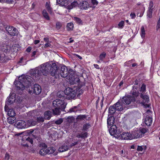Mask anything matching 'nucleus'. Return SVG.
Returning a JSON list of instances; mask_svg holds the SVG:
<instances>
[{"label":"nucleus","instance_id":"6","mask_svg":"<svg viewBox=\"0 0 160 160\" xmlns=\"http://www.w3.org/2000/svg\"><path fill=\"white\" fill-rule=\"evenodd\" d=\"M5 28L8 33L11 36H14L18 33V30L16 28L13 27L7 26L5 27Z\"/></svg>","mask_w":160,"mask_h":160},{"label":"nucleus","instance_id":"43","mask_svg":"<svg viewBox=\"0 0 160 160\" xmlns=\"http://www.w3.org/2000/svg\"><path fill=\"white\" fill-rule=\"evenodd\" d=\"M46 8L47 9L48 12L50 13H51L52 11L51 10V8L49 6V5L48 2H46Z\"/></svg>","mask_w":160,"mask_h":160},{"label":"nucleus","instance_id":"23","mask_svg":"<svg viewBox=\"0 0 160 160\" xmlns=\"http://www.w3.org/2000/svg\"><path fill=\"white\" fill-rule=\"evenodd\" d=\"M115 118L113 116H111L107 119V123L109 125H112L115 122Z\"/></svg>","mask_w":160,"mask_h":160},{"label":"nucleus","instance_id":"34","mask_svg":"<svg viewBox=\"0 0 160 160\" xmlns=\"http://www.w3.org/2000/svg\"><path fill=\"white\" fill-rule=\"evenodd\" d=\"M146 149V147L145 146H138L137 150L138 151L142 152L143 150H145Z\"/></svg>","mask_w":160,"mask_h":160},{"label":"nucleus","instance_id":"22","mask_svg":"<svg viewBox=\"0 0 160 160\" xmlns=\"http://www.w3.org/2000/svg\"><path fill=\"white\" fill-rule=\"evenodd\" d=\"M47 149V146L44 144V148L41 149L39 152V153L42 155H45L48 154Z\"/></svg>","mask_w":160,"mask_h":160},{"label":"nucleus","instance_id":"21","mask_svg":"<svg viewBox=\"0 0 160 160\" xmlns=\"http://www.w3.org/2000/svg\"><path fill=\"white\" fill-rule=\"evenodd\" d=\"M25 142H26V143L22 144V145L25 147H28L29 144H32L33 143V141L32 138L29 137H28L26 139Z\"/></svg>","mask_w":160,"mask_h":160},{"label":"nucleus","instance_id":"24","mask_svg":"<svg viewBox=\"0 0 160 160\" xmlns=\"http://www.w3.org/2000/svg\"><path fill=\"white\" fill-rule=\"evenodd\" d=\"M68 149V146L67 145L64 144L59 148L58 150L60 152H62L66 151Z\"/></svg>","mask_w":160,"mask_h":160},{"label":"nucleus","instance_id":"37","mask_svg":"<svg viewBox=\"0 0 160 160\" xmlns=\"http://www.w3.org/2000/svg\"><path fill=\"white\" fill-rule=\"evenodd\" d=\"M26 78L24 77V76L22 75L18 77V79L15 81H20L21 82L23 83L24 82H25Z\"/></svg>","mask_w":160,"mask_h":160},{"label":"nucleus","instance_id":"42","mask_svg":"<svg viewBox=\"0 0 160 160\" xmlns=\"http://www.w3.org/2000/svg\"><path fill=\"white\" fill-rule=\"evenodd\" d=\"M106 56V54L105 53L103 52L101 53L99 56V59L100 60L102 61L103 59L105 58Z\"/></svg>","mask_w":160,"mask_h":160},{"label":"nucleus","instance_id":"11","mask_svg":"<svg viewBox=\"0 0 160 160\" xmlns=\"http://www.w3.org/2000/svg\"><path fill=\"white\" fill-rule=\"evenodd\" d=\"M17 127L18 128L22 129L27 128V122L23 120H19L16 122Z\"/></svg>","mask_w":160,"mask_h":160},{"label":"nucleus","instance_id":"32","mask_svg":"<svg viewBox=\"0 0 160 160\" xmlns=\"http://www.w3.org/2000/svg\"><path fill=\"white\" fill-rule=\"evenodd\" d=\"M42 14L44 17L47 20H49L50 18L46 10H44L42 11Z\"/></svg>","mask_w":160,"mask_h":160},{"label":"nucleus","instance_id":"64","mask_svg":"<svg viewBox=\"0 0 160 160\" xmlns=\"http://www.w3.org/2000/svg\"><path fill=\"white\" fill-rule=\"evenodd\" d=\"M44 40L45 42H49V38H44Z\"/></svg>","mask_w":160,"mask_h":160},{"label":"nucleus","instance_id":"38","mask_svg":"<svg viewBox=\"0 0 160 160\" xmlns=\"http://www.w3.org/2000/svg\"><path fill=\"white\" fill-rule=\"evenodd\" d=\"M141 36L142 38H144L145 37V31L144 29V28L143 26H142L141 27Z\"/></svg>","mask_w":160,"mask_h":160},{"label":"nucleus","instance_id":"7","mask_svg":"<svg viewBox=\"0 0 160 160\" xmlns=\"http://www.w3.org/2000/svg\"><path fill=\"white\" fill-rule=\"evenodd\" d=\"M151 114V112L149 110H148L146 112V116L144 119V122L147 126H150L152 124V118Z\"/></svg>","mask_w":160,"mask_h":160},{"label":"nucleus","instance_id":"8","mask_svg":"<svg viewBox=\"0 0 160 160\" xmlns=\"http://www.w3.org/2000/svg\"><path fill=\"white\" fill-rule=\"evenodd\" d=\"M52 104L54 107L61 108L62 109L64 108L65 107L63 101L60 99H56L54 100Z\"/></svg>","mask_w":160,"mask_h":160},{"label":"nucleus","instance_id":"10","mask_svg":"<svg viewBox=\"0 0 160 160\" xmlns=\"http://www.w3.org/2000/svg\"><path fill=\"white\" fill-rule=\"evenodd\" d=\"M114 105L117 110L122 111L125 109L126 107L122 102H118Z\"/></svg>","mask_w":160,"mask_h":160},{"label":"nucleus","instance_id":"31","mask_svg":"<svg viewBox=\"0 0 160 160\" xmlns=\"http://www.w3.org/2000/svg\"><path fill=\"white\" fill-rule=\"evenodd\" d=\"M73 28V24L72 23H68L67 25V29L68 31L72 30Z\"/></svg>","mask_w":160,"mask_h":160},{"label":"nucleus","instance_id":"62","mask_svg":"<svg viewBox=\"0 0 160 160\" xmlns=\"http://www.w3.org/2000/svg\"><path fill=\"white\" fill-rule=\"evenodd\" d=\"M40 42L39 40H35L34 41V43L35 44H37Z\"/></svg>","mask_w":160,"mask_h":160},{"label":"nucleus","instance_id":"58","mask_svg":"<svg viewBox=\"0 0 160 160\" xmlns=\"http://www.w3.org/2000/svg\"><path fill=\"white\" fill-rule=\"evenodd\" d=\"M132 92V94L134 96H137L138 95V93L136 92V90L135 92H134V91H131Z\"/></svg>","mask_w":160,"mask_h":160},{"label":"nucleus","instance_id":"2","mask_svg":"<svg viewBox=\"0 0 160 160\" xmlns=\"http://www.w3.org/2000/svg\"><path fill=\"white\" fill-rule=\"evenodd\" d=\"M146 132L147 130L145 128H140L138 129L137 128L132 132V139L141 137L142 135L145 133Z\"/></svg>","mask_w":160,"mask_h":160},{"label":"nucleus","instance_id":"44","mask_svg":"<svg viewBox=\"0 0 160 160\" xmlns=\"http://www.w3.org/2000/svg\"><path fill=\"white\" fill-rule=\"evenodd\" d=\"M37 122H43L44 121V118L42 117L39 116L37 118Z\"/></svg>","mask_w":160,"mask_h":160},{"label":"nucleus","instance_id":"60","mask_svg":"<svg viewBox=\"0 0 160 160\" xmlns=\"http://www.w3.org/2000/svg\"><path fill=\"white\" fill-rule=\"evenodd\" d=\"M32 49V48L31 47H29L28 48H27L26 50V51L27 52H29L31 51Z\"/></svg>","mask_w":160,"mask_h":160},{"label":"nucleus","instance_id":"55","mask_svg":"<svg viewBox=\"0 0 160 160\" xmlns=\"http://www.w3.org/2000/svg\"><path fill=\"white\" fill-rule=\"evenodd\" d=\"M92 2L94 5H97L98 2L96 0H92Z\"/></svg>","mask_w":160,"mask_h":160},{"label":"nucleus","instance_id":"54","mask_svg":"<svg viewBox=\"0 0 160 160\" xmlns=\"http://www.w3.org/2000/svg\"><path fill=\"white\" fill-rule=\"evenodd\" d=\"M130 16L132 19H134L136 17V15L134 13H131Z\"/></svg>","mask_w":160,"mask_h":160},{"label":"nucleus","instance_id":"47","mask_svg":"<svg viewBox=\"0 0 160 160\" xmlns=\"http://www.w3.org/2000/svg\"><path fill=\"white\" fill-rule=\"evenodd\" d=\"M63 120L62 119L60 118L58 120H56L55 122V123L56 124L59 125V124H61L63 122Z\"/></svg>","mask_w":160,"mask_h":160},{"label":"nucleus","instance_id":"52","mask_svg":"<svg viewBox=\"0 0 160 160\" xmlns=\"http://www.w3.org/2000/svg\"><path fill=\"white\" fill-rule=\"evenodd\" d=\"M121 155L123 157H125L127 155V153L125 152H124L123 150H122L121 151Z\"/></svg>","mask_w":160,"mask_h":160},{"label":"nucleus","instance_id":"20","mask_svg":"<svg viewBox=\"0 0 160 160\" xmlns=\"http://www.w3.org/2000/svg\"><path fill=\"white\" fill-rule=\"evenodd\" d=\"M69 79L70 82L73 84L78 83L80 81V79L78 77L75 78V76H72L71 77V78Z\"/></svg>","mask_w":160,"mask_h":160},{"label":"nucleus","instance_id":"12","mask_svg":"<svg viewBox=\"0 0 160 160\" xmlns=\"http://www.w3.org/2000/svg\"><path fill=\"white\" fill-rule=\"evenodd\" d=\"M14 84L17 90H23L25 89V87L23 83L20 81H15Z\"/></svg>","mask_w":160,"mask_h":160},{"label":"nucleus","instance_id":"9","mask_svg":"<svg viewBox=\"0 0 160 160\" xmlns=\"http://www.w3.org/2000/svg\"><path fill=\"white\" fill-rule=\"evenodd\" d=\"M118 138L121 139L131 140L132 139V137L131 133L128 132H124L122 134L121 133L120 136Z\"/></svg>","mask_w":160,"mask_h":160},{"label":"nucleus","instance_id":"41","mask_svg":"<svg viewBox=\"0 0 160 160\" xmlns=\"http://www.w3.org/2000/svg\"><path fill=\"white\" fill-rule=\"evenodd\" d=\"M7 59L5 54L2 53L0 54V61L1 60L2 62H4Z\"/></svg>","mask_w":160,"mask_h":160},{"label":"nucleus","instance_id":"61","mask_svg":"<svg viewBox=\"0 0 160 160\" xmlns=\"http://www.w3.org/2000/svg\"><path fill=\"white\" fill-rule=\"evenodd\" d=\"M9 158V155L8 154L6 153L5 156V159L8 160Z\"/></svg>","mask_w":160,"mask_h":160},{"label":"nucleus","instance_id":"16","mask_svg":"<svg viewBox=\"0 0 160 160\" xmlns=\"http://www.w3.org/2000/svg\"><path fill=\"white\" fill-rule=\"evenodd\" d=\"M37 124V122L32 119H29L27 121V127L35 126Z\"/></svg>","mask_w":160,"mask_h":160},{"label":"nucleus","instance_id":"40","mask_svg":"<svg viewBox=\"0 0 160 160\" xmlns=\"http://www.w3.org/2000/svg\"><path fill=\"white\" fill-rule=\"evenodd\" d=\"M91 127V125L89 123H86L84 124L83 126V130H87L88 129Z\"/></svg>","mask_w":160,"mask_h":160},{"label":"nucleus","instance_id":"45","mask_svg":"<svg viewBox=\"0 0 160 160\" xmlns=\"http://www.w3.org/2000/svg\"><path fill=\"white\" fill-rule=\"evenodd\" d=\"M56 28L58 29H60L62 26V24L61 22H57L56 23Z\"/></svg>","mask_w":160,"mask_h":160},{"label":"nucleus","instance_id":"51","mask_svg":"<svg viewBox=\"0 0 160 160\" xmlns=\"http://www.w3.org/2000/svg\"><path fill=\"white\" fill-rule=\"evenodd\" d=\"M11 96H10L8 98V100L7 102V103L8 104H10L13 102L11 100Z\"/></svg>","mask_w":160,"mask_h":160},{"label":"nucleus","instance_id":"28","mask_svg":"<svg viewBox=\"0 0 160 160\" xmlns=\"http://www.w3.org/2000/svg\"><path fill=\"white\" fill-rule=\"evenodd\" d=\"M8 115L11 117H13L15 115V113L12 109H10L8 111Z\"/></svg>","mask_w":160,"mask_h":160},{"label":"nucleus","instance_id":"4","mask_svg":"<svg viewBox=\"0 0 160 160\" xmlns=\"http://www.w3.org/2000/svg\"><path fill=\"white\" fill-rule=\"evenodd\" d=\"M140 97L142 99V100H139L137 101V102L141 104L142 105L145 107V108L148 107L149 106L147 104L149 101V97L146 95H143L141 94L140 95Z\"/></svg>","mask_w":160,"mask_h":160},{"label":"nucleus","instance_id":"27","mask_svg":"<svg viewBox=\"0 0 160 160\" xmlns=\"http://www.w3.org/2000/svg\"><path fill=\"white\" fill-rule=\"evenodd\" d=\"M78 5V3L77 2H73L70 5L68 6V8L69 10L77 6Z\"/></svg>","mask_w":160,"mask_h":160},{"label":"nucleus","instance_id":"3","mask_svg":"<svg viewBox=\"0 0 160 160\" xmlns=\"http://www.w3.org/2000/svg\"><path fill=\"white\" fill-rule=\"evenodd\" d=\"M110 135L113 136L115 138H118L121 135L122 131L118 128L115 125H112L109 130Z\"/></svg>","mask_w":160,"mask_h":160},{"label":"nucleus","instance_id":"57","mask_svg":"<svg viewBox=\"0 0 160 160\" xmlns=\"http://www.w3.org/2000/svg\"><path fill=\"white\" fill-rule=\"evenodd\" d=\"M73 119L72 117H68L67 121L69 122H70Z\"/></svg>","mask_w":160,"mask_h":160},{"label":"nucleus","instance_id":"26","mask_svg":"<svg viewBox=\"0 0 160 160\" xmlns=\"http://www.w3.org/2000/svg\"><path fill=\"white\" fill-rule=\"evenodd\" d=\"M116 110V109L114 105L113 106H110L109 108V113L110 114H112L115 113Z\"/></svg>","mask_w":160,"mask_h":160},{"label":"nucleus","instance_id":"33","mask_svg":"<svg viewBox=\"0 0 160 160\" xmlns=\"http://www.w3.org/2000/svg\"><path fill=\"white\" fill-rule=\"evenodd\" d=\"M73 19L78 24H82L83 22L79 18L74 17Z\"/></svg>","mask_w":160,"mask_h":160},{"label":"nucleus","instance_id":"1","mask_svg":"<svg viewBox=\"0 0 160 160\" xmlns=\"http://www.w3.org/2000/svg\"><path fill=\"white\" fill-rule=\"evenodd\" d=\"M40 68V70H33L31 72V75L34 79H39L41 73L44 75L49 73L51 76L56 78H59L60 75L63 78L66 77L68 75V71L66 66H62L60 72L57 65L52 61L41 64Z\"/></svg>","mask_w":160,"mask_h":160},{"label":"nucleus","instance_id":"30","mask_svg":"<svg viewBox=\"0 0 160 160\" xmlns=\"http://www.w3.org/2000/svg\"><path fill=\"white\" fill-rule=\"evenodd\" d=\"M47 153L48 154H50L53 153L55 150V148L52 147H49L48 148H47Z\"/></svg>","mask_w":160,"mask_h":160},{"label":"nucleus","instance_id":"19","mask_svg":"<svg viewBox=\"0 0 160 160\" xmlns=\"http://www.w3.org/2000/svg\"><path fill=\"white\" fill-rule=\"evenodd\" d=\"M3 51L5 52L8 53L10 51L14 52L15 51V50L14 49H12L11 48V46L9 45H7L3 47Z\"/></svg>","mask_w":160,"mask_h":160},{"label":"nucleus","instance_id":"25","mask_svg":"<svg viewBox=\"0 0 160 160\" xmlns=\"http://www.w3.org/2000/svg\"><path fill=\"white\" fill-rule=\"evenodd\" d=\"M51 112L49 111H46L44 113V118L45 119H49L51 117Z\"/></svg>","mask_w":160,"mask_h":160},{"label":"nucleus","instance_id":"36","mask_svg":"<svg viewBox=\"0 0 160 160\" xmlns=\"http://www.w3.org/2000/svg\"><path fill=\"white\" fill-rule=\"evenodd\" d=\"M16 122L14 118H8L7 119V122L10 124H12Z\"/></svg>","mask_w":160,"mask_h":160},{"label":"nucleus","instance_id":"15","mask_svg":"<svg viewBox=\"0 0 160 160\" xmlns=\"http://www.w3.org/2000/svg\"><path fill=\"white\" fill-rule=\"evenodd\" d=\"M79 8L81 9H87L89 7V4L86 1L81 2L79 5Z\"/></svg>","mask_w":160,"mask_h":160},{"label":"nucleus","instance_id":"13","mask_svg":"<svg viewBox=\"0 0 160 160\" xmlns=\"http://www.w3.org/2000/svg\"><path fill=\"white\" fill-rule=\"evenodd\" d=\"M65 92L66 94L69 95L71 98H74L75 96V91L69 88L66 89Z\"/></svg>","mask_w":160,"mask_h":160},{"label":"nucleus","instance_id":"56","mask_svg":"<svg viewBox=\"0 0 160 160\" xmlns=\"http://www.w3.org/2000/svg\"><path fill=\"white\" fill-rule=\"evenodd\" d=\"M50 44L49 42H48L45 44L44 47L45 48H47V47H50Z\"/></svg>","mask_w":160,"mask_h":160},{"label":"nucleus","instance_id":"39","mask_svg":"<svg viewBox=\"0 0 160 160\" xmlns=\"http://www.w3.org/2000/svg\"><path fill=\"white\" fill-rule=\"evenodd\" d=\"M68 74H69V78H71V77L72 76H75V72H74L71 69H69L68 72Z\"/></svg>","mask_w":160,"mask_h":160},{"label":"nucleus","instance_id":"14","mask_svg":"<svg viewBox=\"0 0 160 160\" xmlns=\"http://www.w3.org/2000/svg\"><path fill=\"white\" fill-rule=\"evenodd\" d=\"M33 93L36 95H38L41 92V88L40 86L38 84H35L33 88Z\"/></svg>","mask_w":160,"mask_h":160},{"label":"nucleus","instance_id":"17","mask_svg":"<svg viewBox=\"0 0 160 160\" xmlns=\"http://www.w3.org/2000/svg\"><path fill=\"white\" fill-rule=\"evenodd\" d=\"M57 2L61 6H65L70 2V0H57Z\"/></svg>","mask_w":160,"mask_h":160},{"label":"nucleus","instance_id":"48","mask_svg":"<svg viewBox=\"0 0 160 160\" xmlns=\"http://www.w3.org/2000/svg\"><path fill=\"white\" fill-rule=\"evenodd\" d=\"M124 21H122L119 23L118 24V27L120 28H122L124 26Z\"/></svg>","mask_w":160,"mask_h":160},{"label":"nucleus","instance_id":"50","mask_svg":"<svg viewBox=\"0 0 160 160\" xmlns=\"http://www.w3.org/2000/svg\"><path fill=\"white\" fill-rule=\"evenodd\" d=\"M146 91V85L144 84H142L141 88V91L142 92H145Z\"/></svg>","mask_w":160,"mask_h":160},{"label":"nucleus","instance_id":"49","mask_svg":"<svg viewBox=\"0 0 160 160\" xmlns=\"http://www.w3.org/2000/svg\"><path fill=\"white\" fill-rule=\"evenodd\" d=\"M153 2L152 1H151L149 3V6L148 7V10H150V9L152 10V8L153 7Z\"/></svg>","mask_w":160,"mask_h":160},{"label":"nucleus","instance_id":"5","mask_svg":"<svg viewBox=\"0 0 160 160\" xmlns=\"http://www.w3.org/2000/svg\"><path fill=\"white\" fill-rule=\"evenodd\" d=\"M135 98L133 96L124 97L121 99V102L125 105H129L131 102L135 101Z\"/></svg>","mask_w":160,"mask_h":160},{"label":"nucleus","instance_id":"53","mask_svg":"<svg viewBox=\"0 0 160 160\" xmlns=\"http://www.w3.org/2000/svg\"><path fill=\"white\" fill-rule=\"evenodd\" d=\"M18 45L17 44L13 45H12V47H11V48L12 49H14L15 50V51L17 50H18V49L17 48V46H18Z\"/></svg>","mask_w":160,"mask_h":160},{"label":"nucleus","instance_id":"29","mask_svg":"<svg viewBox=\"0 0 160 160\" xmlns=\"http://www.w3.org/2000/svg\"><path fill=\"white\" fill-rule=\"evenodd\" d=\"M62 109V108L55 107L54 109H53V114L56 115H58L60 113V110Z\"/></svg>","mask_w":160,"mask_h":160},{"label":"nucleus","instance_id":"18","mask_svg":"<svg viewBox=\"0 0 160 160\" xmlns=\"http://www.w3.org/2000/svg\"><path fill=\"white\" fill-rule=\"evenodd\" d=\"M81 108L80 106V105L78 104L77 106H74L69 109L68 112H76L78 111L81 110Z\"/></svg>","mask_w":160,"mask_h":160},{"label":"nucleus","instance_id":"63","mask_svg":"<svg viewBox=\"0 0 160 160\" xmlns=\"http://www.w3.org/2000/svg\"><path fill=\"white\" fill-rule=\"evenodd\" d=\"M93 66L95 68H97V69H99L100 68L98 64H94L93 65Z\"/></svg>","mask_w":160,"mask_h":160},{"label":"nucleus","instance_id":"59","mask_svg":"<svg viewBox=\"0 0 160 160\" xmlns=\"http://www.w3.org/2000/svg\"><path fill=\"white\" fill-rule=\"evenodd\" d=\"M87 133H84L81 134V136H83L82 138L87 137Z\"/></svg>","mask_w":160,"mask_h":160},{"label":"nucleus","instance_id":"35","mask_svg":"<svg viewBox=\"0 0 160 160\" xmlns=\"http://www.w3.org/2000/svg\"><path fill=\"white\" fill-rule=\"evenodd\" d=\"M77 118L81 120H87V116L85 115H80L78 116Z\"/></svg>","mask_w":160,"mask_h":160},{"label":"nucleus","instance_id":"46","mask_svg":"<svg viewBox=\"0 0 160 160\" xmlns=\"http://www.w3.org/2000/svg\"><path fill=\"white\" fill-rule=\"evenodd\" d=\"M152 10L150 9L148 10L147 13V16L149 18H151L152 17Z\"/></svg>","mask_w":160,"mask_h":160}]
</instances>
